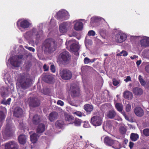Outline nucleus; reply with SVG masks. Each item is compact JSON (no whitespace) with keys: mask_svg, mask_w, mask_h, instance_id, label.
Listing matches in <instances>:
<instances>
[{"mask_svg":"<svg viewBox=\"0 0 149 149\" xmlns=\"http://www.w3.org/2000/svg\"><path fill=\"white\" fill-rule=\"evenodd\" d=\"M116 113L113 110H110L108 112L107 116L110 119L113 118L116 116Z\"/></svg>","mask_w":149,"mask_h":149,"instance_id":"29","label":"nucleus"},{"mask_svg":"<svg viewBox=\"0 0 149 149\" xmlns=\"http://www.w3.org/2000/svg\"><path fill=\"white\" fill-rule=\"evenodd\" d=\"M42 79L43 80L46 82L52 83L53 82L54 78L51 75L46 74L43 77Z\"/></svg>","mask_w":149,"mask_h":149,"instance_id":"17","label":"nucleus"},{"mask_svg":"<svg viewBox=\"0 0 149 149\" xmlns=\"http://www.w3.org/2000/svg\"><path fill=\"white\" fill-rule=\"evenodd\" d=\"M115 107L117 110L120 112H122L123 110V105L120 103H117L115 104Z\"/></svg>","mask_w":149,"mask_h":149,"instance_id":"32","label":"nucleus"},{"mask_svg":"<svg viewBox=\"0 0 149 149\" xmlns=\"http://www.w3.org/2000/svg\"><path fill=\"white\" fill-rule=\"evenodd\" d=\"M60 74L62 79L66 80L70 79L72 76L71 72L66 69L60 71Z\"/></svg>","mask_w":149,"mask_h":149,"instance_id":"5","label":"nucleus"},{"mask_svg":"<svg viewBox=\"0 0 149 149\" xmlns=\"http://www.w3.org/2000/svg\"><path fill=\"white\" fill-rule=\"evenodd\" d=\"M57 103L58 105H59L61 106H63L64 105L63 102L60 100H58Z\"/></svg>","mask_w":149,"mask_h":149,"instance_id":"50","label":"nucleus"},{"mask_svg":"<svg viewBox=\"0 0 149 149\" xmlns=\"http://www.w3.org/2000/svg\"><path fill=\"white\" fill-rule=\"evenodd\" d=\"M138 79L140 83L142 86H145L146 85V82L142 79L141 75L139 76Z\"/></svg>","mask_w":149,"mask_h":149,"instance_id":"35","label":"nucleus"},{"mask_svg":"<svg viewBox=\"0 0 149 149\" xmlns=\"http://www.w3.org/2000/svg\"><path fill=\"white\" fill-rule=\"evenodd\" d=\"M1 96L2 97H4L5 95H6V93L4 91H2L1 92Z\"/></svg>","mask_w":149,"mask_h":149,"instance_id":"55","label":"nucleus"},{"mask_svg":"<svg viewBox=\"0 0 149 149\" xmlns=\"http://www.w3.org/2000/svg\"><path fill=\"white\" fill-rule=\"evenodd\" d=\"M10 64L15 67H19L21 63V61H19L14 57L10 58Z\"/></svg>","mask_w":149,"mask_h":149,"instance_id":"15","label":"nucleus"},{"mask_svg":"<svg viewBox=\"0 0 149 149\" xmlns=\"http://www.w3.org/2000/svg\"><path fill=\"white\" fill-rule=\"evenodd\" d=\"M104 142L106 145L110 146H112L113 147L119 144L118 141L112 139L111 137L108 136H106L104 138Z\"/></svg>","mask_w":149,"mask_h":149,"instance_id":"8","label":"nucleus"},{"mask_svg":"<svg viewBox=\"0 0 149 149\" xmlns=\"http://www.w3.org/2000/svg\"><path fill=\"white\" fill-rule=\"evenodd\" d=\"M116 56H122V54H121L120 53H118L116 54Z\"/></svg>","mask_w":149,"mask_h":149,"instance_id":"63","label":"nucleus"},{"mask_svg":"<svg viewBox=\"0 0 149 149\" xmlns=\"http://www.w3.org/2000/svg\"><path fill=\"white\" fill-rule=\"evenodd\" d=\"M123 96L125 98L128 100L132 99L133 97L132 93L128 91H126L124 92Z\"/></svg>","mask_w":149,"mask_h":149,"instance_id":"20","label":"nucleus"},{"mask_svg":"<svg viewBox=\"0 0 149 149\" xmlns=\"http://www.w3.org/2000/svg\"><path fill=\"white\" fill-rule=\"evenodd\" d=\"M64 120L69 124L73 123L74 120V117L72 115L66 113L64 114Z\"/></svg>","mask_w":149,"mask_h":149,"instance_id":"19","label":"nucleus"},{"mask_svg":"<svg viewBox=\"0 0 149 149\" xmlns=\"http://www.w3.org/2000/svg\"><path fill=\"white\" fill-rule=\"evenodd\" d=\"M68 101L69 103L71 105H72V104L73 103V102L69 99H68Z\"/></svg>","mask_w":149,"mask_h":149,"instance_id":"61","label":"nucleus"},{"mask_svg":"<svg viewBox=\"0 0 149 149\" xmlns=\"http://www.w3.org/2000/svg\"><path fill=\"white\" fill-rule=\"evenodd\" d=\"M143 134L146 136H149V129L146 128L143 130Z\"/></svg>","mask_w":149,"mask_h":149,"instance_id":"37","label":"nucleus"},{"mask_svg":"<svg viewBox=\"0 0 149 149\" xmlns=\"http://www.w3.org/2000/svg\"><path fill=\"white\" fill-rule=\"evenodd\" d=\"M33 37H35L36 39L40 38V36L38 32L35 29H33L31 31L26 32L24 35V38L27 40H29Z\"/></svg>","mask_w":149,"mask_h":149,"instance_id":"6","label":"nucleus"},{"mask_svg":"<svg viewBox=\"0 0 149 149\" xmlns=\"http://www.w3.org/2000/svg\"><path fill=\"white\" fill-rule=\"evenodd\" d=\"M126 81H131V77L130 76H127L126 79L125 80Z\"/></svg>","mask_w":149,"mask_h":149,"instance_id":"57","label":"nucleus"},{"mask_svg":"<svg viewBox=\"0 0 149 149\" xmlns=\"http://www.w3.org/2000/svg\"><path fill=\"white\" fill-rule=\"evenodd\" d=\"M84 109L87 112L89 113L93 111V107L91 105L86 104L84 106Z\"/></svg>","mask_w":149,"mask_h":149,"instance_id":"28","label":"nucleus"},{"mask_svg":"<svg viewBox=\"0 0 149 149\" xmlns=\"http://www.w3.org/2000/svg\"><path fill=\"white\" fill-rule=\"evenodd\" d=\"M43 68L44 69V71H47L49 70V67L47 66L46 64L44 65Z\"/></svg>","mask_w":149,"mask_h":149,"instance_id":"52","label":"nucleus"},{"mask_svg":"<svg viewBox=\"0 0 149 149\" xmlns=\"http://www.w3.org/2000/svg\"><path fill=\"white\" fill-rule=\"evenodd\" d=\"M11 100V98H9L7 100L6 102H4V103H3V101L2 102L3 104H10V102Z\"/></svg>","mask_w":149,"mask_h":149,"instance_id":"51","label":"nucleus"},{"mask_svg":"<svg viewBox=\"0 0 149 149\" xmlns=\"http://www.w3.org/2000/svg\"><path fill=\"white\" fill-rule=\"evenodd\" d=\"M55 125L56 127L61 128L63 127L64 122L62 120H58L56 122Z\"/></svg>","mask_w":149,"mask_h":149,"instance_id":"33","label":"nucleus"},{"mask_svg":"<svg viewBox=\"0 0 149 149\" xmlns=\"http://www.w3.org/2000/svg\"><path fill=\"white\" fill-rule=\"evenodd\" d=\"M71 24L67 22H64L61 23L59 26V30L61 32L65 33L71 27Z\"/></svg>","mask_w":149,"mask_h":149,"instance_id":"10","label":"nucleus"},{"mask_svg":"<svg viewBox=\"0 0 149 149\" xmlns=\"http://www.w3.org/2000/svg\"><path fill=\"white\" fill-rule=\"evenodd\" d=\"M19 143L21 144H24L26 143V138L24 135H20L18 137Z\"/></svg>","mask_w":149,"mask_h":149,"instance_id":"27","label":"nucleus"},{"mask_svg":"<svg viewBox=\"0 0 149 149\" xmlns=\"http://www.w3.org/2000/svg\"><path fill=\"white\" fill-rule=\"evenodd\" d=\"M137 57H138V56H136V55H134V56H133L130 57V58L132 60H133L135 58H137Z\"/></svg>","mask_w":149,"mask_h":149,"instance_id":"60","label":"nucleus"},{"mask_svg":"<svg viewBox=\"0 0 149 149\" xmlns=\"http://www.w3.org/2000/svg\"><path fill=\"white\" fill-rule=\"evenodd\" d=\"M30 138L31 140L32 143H36L38 140L37 134L36 133H33L30 135Z\"/></svg>","mask_w":149,"mask_h":149,"instance_id":"31","label":"nucleus"},{"mask_svg":"<svg viewBox=\"0 0 149 149\" xmlns=\"http://www.w3.org/2000/svg\"><path fill=\"white\" fill-rule=\"evenodd\" d=\"M21 88L25 90L29 87L32 84V79L26 76H22L19 80Z\"/></svg>","mask_w":149,"mask_h":149,"instance_id":"2","label":"nucleus"},{"mask_svg":"<svg viewBox=\"0 0 149 149\" xmlns=\"http://www.w3.org/2000/svg\"><path fill=\"white\" fill-rule=\"evenodd\" d=\"M23 113L22 109L19 107H16L14 110L13 116L17 118L21 117Z\"/></svg>","mask_w":149,"mask_h":149,"instance_id":"14","label":"nucleus"},{"mask_svg":"<svg viewBox=\"0 0 149 149\" xmlns=\"http://www.w3.org/2000/svg\"><path fill=\"white\" fill-rule=\"evenodd\" d=\"M131 108V106L130 104H127L125 107L126 111L127 112H129L130 111Z\"/></svg>","mask_w":149,"mask_h":149,"instance_id":"39","label":"nucleus"},{"mask_svg":"<svg viewBox=\"0 0 149 149\" xmlns=\"http://www.w3.org/2000/svg\"><path fill=\"white\" fill-rule=\"evenodd\" d=\"M146 47L149 46V38H146Z\"/></svg>","mask_w":149,"mask_h":149,"instance_id":"58","label":"nucleus"},{"mask_svg":"<svg viewBox=\"0 0 149 149\" xmlns=\"http://www.w3.org/2000/svg\"><path fill=\"white\" fill-rule=\"evenodd\" d=\"M123 51L124 50H123L120 53L121 54H123Z\"/></svg>","mask_w":149,"mask_h":149,"instance_id":"64","label":"nucleus"},{"mask_svg":"<svg viewBox=\"0 0 149 149\" xmlns=\"http://www.w3.org/2000/svg\"><path fill=\"white\" fill-rule=\"evenodd\" d=\"M79 49V46L75 43H72L70 46V50L75 53V54L77 55H79V53L78 52Z\"/></svg>","mask_w":149,"mask_h":149,"instance_id":"16","label":"nucleus"},{"mask_svg":"<svg viewBox=\"0 0 149 149\" xmlns=\"http://www.w3.org/2000/svg\"><path fill=\"white\" fill-rule=\"evenodd\" d=\"M71 95L72 97H73L79 96L80 95V89L78 88H76L72 90L71 92Z\"/></svg>","mask_w":149,"mask_h":149,"instance_id":"22","label":"nucleus"},{"mask_svg":"<svg viewBox=\"0 0 149 149\" xmlns=\"http://www.w3.org/2000/svg\"><path fill=\"white\" fill-rule=\"evenodd\" d=\"M50 70L53 73H54L56 71L55 67L54 65H51L50 66Z\"/></svg>","mask_w":149,"mask_h":149,"instance_id":"45","label":"nucleus"},{"mask_svg":"<svg viewBox=\"0 0 149 149\" xmlns=\"http://www.w3.org/2000/svg\"><path fill=\"white\" fill-rule=\"evenodd\" d=\"M58 113L56 112H51L49 116V119L51 122H52L58 118Z\"/></svg>","mask_w":149,"mask_h":149,"instance_id":"21","label":"nucleus"},{"mask_svg":"<svg viewBox=\"0 0 149 149\" xmlns=\"http://www.w3.org/2000/svg\"><path fill=\"white\" fill-rule=\"evenodd\" d=\"M5 149H18L17 145L14 141L6 143L5 144Z\"/></svg>","mask_w":149,"mask_h":149,"instance_id":"13","label":"nucleus"},{"mask_svg":"<svg viewBox=\"0 0 149 149\" xmlns=\"http://www.w3.org/2000/svg\"><path fill=\"white\" fill-rule=\"evenodd\" d=\"M25 47L26 49H27L29 51H32L33 52H34L35 51V49L33 47H27L26 46H25Z\"/></svg>","mask_w":149,"mask_h":149,"instance_id":"49","label":"nucleus"},{"mask_svg":"<svg viewBox=\"0 0 149 149\" xmlns=\"http://www.w3.org/2000/svg\"><path fill=\"white\" fill-rule=\"evenodd\" d=\"M19 96L21 98L23 97L26 94V92L21 90L19 93Z\"/></svg>","mask_w":149,"mask_h":149,"instance_id":"43","label":"nucleus"},{"mask_svg":"<svg viewBox=\"0 0 149 149\" xmlns=\"http://www.w3.org/2000/svg\"><path fill=\"white\" fill-rule=\"evenodd\" d=\"M84 63L85 64H88L90 63L91 60L88 57L85 58L84 59Z\"/></svg>","mask_w":149,"mask_h":149,"instance_id":"41","label":"nucleus"},{"mask_svg":"<svg viewBox=\"0 0 149 149\" xmlns=\"http://www.w3.org/2000/svg\"><path fill=\"white\" fill-rule=\"evenodd\" d=\"M55 43V41L52 38H49L46 40L44 43L45 47V51L49 53L54 51L56 47Z\"/></svg>","mask_w":149,"mask_h":149,"instance_id":"1","label":"nucleus"},{"mask_svg":"<svg viewBox=\"0 0 149 149\" xmlns=\"http://www.w3.org/2000/svg\"><path fill=\"white\" fill-rule=\"evenodd\" d=\"M120 112L123 114V116L125 117V118L126 120H129V118L127 116L126 113H125V111H122V112Z\"/></svg>","mask_w":149,"mask_h":149,"instance_id":"47","label":"nucleus"},{"mask_svg":"<svg viewBox=\"0 0 149 149\" xmlns=\"http://www.w3.org/2000/svg\"><path fill=\"white\" fill-rule=\"evenodd\" d=\"M69 15L68 13L66 11H60L57 13L56 18L57 19L61 20L62 21L66 20L69 18Z\"/></svg>","mask_w":149,"mask_h":149,"instance_id":"9","label":"nucleus"},{"mask_svg":"<svg viewBox=\"0 0 149 149\" xmlns=\"http://www.w3.org/2000/svg\"><path fill=\"white\" fill-rule=\"evenodd\" d=\"M120 131L121 134H124L126 133V129L124 127H121L120 129Z\"/></svg>","mask_w":149,"mask_h":149,"instance_id":"40","label":"nucleus"},{"mask_svg":"<svg viewBox=\"0 0 149 149\" xmlns=\"http://www.w3.org/2000/svg\"><path fill=\"white\" fill-rule=\"evenodd\" d=\"M130 138L133 141H136L139 138V135L136 133H132L130 134Z\"/></svg>","mask_w":149,"mask_h":149,"instance_id":"30","label":"nucleus"},{"mask_svg":"<svg viewBox=\"0 0 149 149\" xmlns=\"http://www.w3.org/2000/svg\"><path fill=\"white\" fill-rule=\"evenodd\" d=\"M132 92L134 95H141L143 93L142 89L139 87H135L133 88Z\"/></svg>","mask_w":149,"mask_h":149,"instance_id":"23","label":"nucleus"},{"mask_svg":"<svg viewBox=\"0 0 149 149\" xmlns=\"http://www.w3.org/2000/svg\"><path fill=\"white\" fill-rule=\"evenodd\" d=\"M31 25V24L27 20H23L20 22L19 20L17 23V26L19 28V27L23 29L28 28Z\"/></svg>","mask_w":149,"mask_h":149,"instance_id":"12","label":"nucleus"},{"mask_svg":"<svg viewBox=\"0 0 149 149\" xmlns=\"http://www.w3.org/2000/svg\"><path fill=\"white\" fill-rule=\"evenodd\" d=\"M141 63V61H137L136 62V64L137 66L139 65Z\"/></svg>","mask_w":149,"mask_h":149,"instance_id":"59","label":"nucleus"},{"mask_svg":"<svg viewBox=\"0 0 149 149\" xmlns=\"http://www.w3.org/2000/svg\"><path fill=\"white\" fill-rule=\"evenodd\" d=\"M95 35V33L93 30H90L89 31L88 33V35L89 36H94Z\"/></svg>","mask_w":149,"mask_h":149,"instance_id":"42","label":"nucleus"},{"mask_svg":"<svg viewBox=\"0 0 149 149\" xmlns=\"http://www.w3.org/2000/svg\"><path fill=\"white\" fill-rule=\"evenodd\" d=\"M134 112L135 114L139 117H141L144 114L143 109L140 107H136L134 109Z\"/></svg>","mask_w":149,"mask_h":149,"instance_id":"18","label":"nucleus"},{"mask_svg":"<svg viewBox=\"0 0 149 149\" xmlns=\"http://www.w3.org/2000/svg\"><path fill=\"white\" fill-rule=\"evenodd\" d=\"M27 101L30 107H39L40 104V100L36 97H30L28 99Z\"/></svg>","mask_w":149,"mask_h":149,"instance_id":"4","label":"nucleus"},{"mask_svg":"<svg viewBox=\"0 0 149 149\" xmlns=\"http://www.w3.org/2000/svg\"><path fill=\"white\" fill-rule=\"evenodd\" d=\"M146 38L140 40L141 44L142 46L146 47Z\"/></svg>","mask_w":149,"mask_h":149,"instance_id":"38","label":"nucleus"},{"mask_svg":"<svg viewBox=\"0 0 149 149\" xmlns=\"http://www.w3.org/2000/svg\"><path fill=\"white\" fill-rule=\"evenodd\" d=\"M90 122L95 126H99L102 123V119L98 116H95L91 118Z\"/></svg>","mask_w":149,"mask_h":149,"instance_id":"7","label":"nucleus"},{"mask_svg":"<svg viewBox=\"0 0 149 149\" xmlns=\"http://www.w3.org/2000/svg\"><path fill=\"white\" fill-rule=\"evenodd\" d=\"M6 115L2 111H0V122H1L4 120L5 118Z\"/></svg>","mask_w":149,"mask_h":149,"instance_id":"36","label":"nucleus"},{"mask_svg":"<svg viewBox=\"0 0 149 149\" xmlns=\"http://www.w3.org/2000/svg\"><path fill=\"white\" fill-rule=\"evenodd\" d=\"M96 60V59L95 58H94L91 60L90 63H93Z\"/></svg>","mask_w":149,"mask_h":149,"instance_id":"62","label":"nucleus"},{"mask_svg":"<svg viewBox=\"0 0 149 149\" xmlns=\"http://www.w3.org/2000/svg\"><path fill=\"white\" fill-rule=\"evenodd\" d=\"M115 40L118 43H121L125 41L126 39V35L122 33L118 32L115 35Z\"/></svg>","mask_w":149,"mask_h":149,"instance_id":"11","label":"nucleus"},{"mask_svg":"<svg viewBox=\"0 0 149 149\" xmlns=\"http://www.w3.org/2000/svg\"><path fill=\"white\" fill-rule=\"evenodd\" d=\"M40 121V118L39 116L36 114L33 117L32 122L34 125L38 124Z\"/></svg>","mask_w":149,"mask_h":149,"instance_id":"26","label":"nucleus"},{"mask_svg":"<svg viewBox=\"0 0 149 149\" xmlns=\"http://www.w3.org/2000/svg\"><path fill=\"white\" fill-rule=\"evenodd\" d=\"M128 53L126 51L124 50L123 54L122 55L123 56H126L128 55Z\"/></svg>","mask_w":149,"mask_h":149,"instance_id":"54","label":"nucleus"},{"mask_svg":"<svg viewBox=\"0 0 149 149\" xmlns=\"http://www.w3.org/2000/svg\"><path fill=\"white\" fill-rule=\"evenodd\" d=\"M45 130V126L42 123L39 124L37 128L36 132L39 134L43 132Z\"/></svg>","mask_w":149,"mask_h":149,"instance_id":"24","label":"nucleus"},{"mask_svg":"<svg viewBox=\"0 0 149 149\" xmlns=\"http://www.w3.org/2000/svg\"><path fill=\"white\" fill-rule=\"evenodd\" d=\"M73 114H76L77 116L79 117H81L82 116V113L79 111L75 112L73 113Z\"/></svg>","mask_w":149,"mask_h":149,"instance_id":"48","label":"nucleus"},{"mask_svg":"<svg viewBox=\"0 0 149 149\" xmlns=\"http://www.w3.org/2000/svg\"><path fill=\"white\" fill-rule=\"evenodd\" d=\"M83 28V23L80 22H77L74 25V29L76 31L81 30Z\"/></svg>","mask_w":149,"mask_h":149,"instance_id":"25","label":"nucleus"},{"mask_svg":"<svg viewBox=\"0 0 149 149\" xmlns=\"http://www.w3.org/2000/svg\"><path fill=\"white\" fill-rule=\"evenodd\" d=\"M134 143L130 141L129 143V147L131 149H132L134 146Z\"/></svg>","mask_w":149,"mask_h":149,"instance_id":"53","label":"nucleus"},{"mask_svg":"<svg viewBox=\"0 0 149 149\" xmlns=\"http://www.w3.org/2000/svg\"><path fill=\"white\" fill-rule=\"evenodd\" d=\"M113 85L116 86L119 84V82L118 81L116 80V79H113Z\"/></svg>","mask_w":149,"mask_h":149,"instance_id":"46","label":"nucleus"},{"mask_svg":"<svg viewBox=\"0 0 149 149\" xmlns=\"http://www.w3.org/2000/svg\"><path fill=\"white\" fill-rule=\"evenodd\" d=\"M71 55L69 52L65 51L61 53L59 56V58L63 63H68L70 58Z\"/></svg>","mask_w":149,"mask_h":149,"instance_id":"3","label":"nucleus"},{"mask_svg":"<svg viewBox=\"0 0 149 149\" xmlns=\"http://www.w3.org/2000/svg\"><path fill=\"white\" fill-rule=\"evenodd\" d=\"M16 58H17L19 61H21L20 60L22 59L23 58V56L22 55H18L14 57Z\"/></svg>","mask_w":149,"mask_h":149,"instance_id":"44","label":"nucleus"},{"mask_svg":"<svg viewBox=\"0 0 149 149\" xmlns=\"http://www.w3.org/2000/svg\"><path fill=\"white\" fill-rule=\"evenodd\" d=\"M81 120L77 118H75L74 121H73V123L74 124L75 126H79L81 125Z\"/></svg>","mask_w":149,"mask_h":149,"instance_id":"34","label":"nucleus"},{"mask_svg":"<svg viewBox=\"0 0 149 149\" xmlns=\"http://www.w3.org/2000/svg\"><path fill=\"white\" fill-rule=\"evenodd\" d=\"M145 70L147 72L149 73V65H147L145 67Z\"/></svg>","mask_w":149,"mask_h":149,"instance_id":"56","label":"nucleus"}]
</instances>
